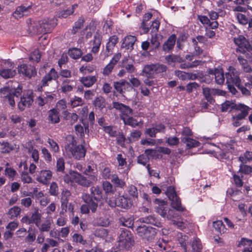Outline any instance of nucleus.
<instances>
[{"label":"nucleus","instance_id":"nucleus-49","mask_svg":"<svg viewBox=\"0 0 252 252\" xmlns=\"http://www.w3.org/2000/svg\"><path fill=\"white\" fill-rule=\"evenodd\" d=\"M51 226V222L50 220H46L43 223L37 226L40 232H48L50 231Z\"/></svg>","mask_w":252,"mask_h":252},{"label":"nucleus","instance_id":"nucleus-56","mask_svg":"<svg viewBox=\"0 0 252 252\" xmlns=\"http://www.w3.org/2000/svg\"><path fill=\"white\" fill-rule=\"evenodd\" d=\"M28 235L25 238V242L28 244H32L35 240V233L32 231H30V229L28 231Z\"/></svg>","mask_w":252,"mask_h":252},{"label":"nucleus","instance_id":"nucleus-41","mask_svg":"<svg viewBox=\"0 0 252 252\" xmlns=\"http://www.w3.org/2000/svg\"><path fill=\"white\" fill-rule=\"evenodd\" d=\"M118 41V38L116 35L112 36L109 38V41L106 45V50L108 53L112 51Z\"/></svg>","mask_w":252,"mask_h":252},{"label":"nucleus","instance_id":"nucleus-57","mask_svg":"<svg viewBox=\"0 0 252 252\" xmlns=\"http://www.w3.org/2000/svg\"><path fill=\"white\" fill-rule=\"evenodd\" d=\"M178 240L181 246L185 251H186V245L189 241L188 236L187 235H183L182 234H180V236H178Z\"/></svg>","mask_w":252,"mask_h":252},{"label":"nucleus","instance_id":"nucleus-22","mask_svg":"<svg viewBox=\"0 0 252 252\" xmlns=\"http://www.w3.org/2000/svg\"><path fill=\"white\" fill-rule=\"evenodd\" d=\"M134 61L130 58H125L122 63V67L124 68L127 73H131L135 70Z\"/></svg>","mask_w":252,"mask_h":252},{"label":"nucleus","instance_id":"nucleus-16","mask_svg":"<svg viewBox=\"0 0 252 252\" xmlns=\"http://www.w3.org/2000/svg\"><path fill=\"white\" fill-rule=\"evenodd\" d=\"M52 177V172L49 170H41L38 174L36 180L43 184H48Z\"/></svg>","mask_w":252,"mask_h":252},{"label":"nucleus","instance_id":"nucleus-18","mask_svg":"<svg viewBox=\"0 0 252 252\" xmlns=\"http://www.w3.org/2000/svg\"><path fill=\"white\" fill-rule=\"evenodd\" d=\"M139 220L141 222L152 224L158 227L162 226L161 222L154 215H149L142 217L139 219Z\"/></svg>","mask_w":252,"mask_h":252},{"label":"nucleus","instance_id":"nucleus-50","mask_svg":"<svg viewBox=\"0 0 252 252\" xmlns=\"http://www.w3.org/2000/svg\"><path fill=\"white\" fill-rule=\"evenodd\" d=\"M111 179L112 182L117 187L123 188L126 185L125 182L123 180L119 179L116 174L112 175Z\"/></svg>","mask_w":252,"mask_h":252},{"label":"nucleus","instance_id":"nucleus-46","mask_svg":"<svg viewBox=\"0 0 252 252\" xmlns=\"http://www.w3.org/2000/svg\"><path fill=\"white\" fill-rule=\"evenodd\" d=\"M82 52L79 48H74L69 49L68 51V55L74 59H79L82 56Z\"/></svg>","mask_w":252,"mask_h":252},{"label":"nucleus","instance_id":"nucleus-43","mask_svg":"<svg viewBox=\"0 0 252 252\" xmlns=\"http://www.w3.org/2000/svg\"><path fill=\"white\" fill-rule=\"evenodd\" d=\"M165 59L169 64L175 63H180L184 61L183 59L180 56L175 55L166 56Z\"/></svg>","mask_w":252,"mask_h":252},{"label":"nucleus","instance_id":"nucleus-7","mask_svg":"<svg viewBox=\"0 0 252 252\" xmlns=\"http://www.w3.org/2000/svg\"><path fill=\"white\" fill-rule=\"evenodd\" d=\"M234 42L238 46L237 52L239 51L243 54L248 52L252 55V47L245 37L240 35L234 38Z\"/></svg>","mask_w":252,"mask_h":252},{"label":"nucleus","instance_id":"nucleus-42","mask_svg":"<svg viewBox=\"0 0 252 252\" xmlns=\"http://www.w3.org/2000/svg\"><path fill=\"white\" fill-rule=\"evenodd\" d=\"M181 141L182 142L186 143L189 148L198 147L199 144V142L189 137H183Z\"/></svg>","mask_w":252,"mask_h":252},{"label":"nucleus","instance_id":"nucleus-5","mask_svg":"<svg viewBox=\"0 0 252 252\" xmlns=\"http://www.w3.org/2000/svg\"><path fill=\"white\" fill-rule=\"evenodd\" d=\"M136 230L140 237L148 242L153 241L157 234L156 228L145 225L138 226Z\"/></svg>","mask_w":252,"mask_h":252},{"label":"nucleus","instance_id":"nucleus-11","mask_svg":"<svg viewBox=\"0 0 252 252\" xmlns=\"http://www.w3.org/2000/svg\"><path fill=\"white\" fill-rule=\"evenodd\" d=\"M113 86L117 92L121 94H124L126 91L132 89L131 84L125 79L114 82Z\"/></svg>","mask_w":252,"mask_h":252},{"label":"nucleus","instance_id":"nucleus-30","mask_svg":"<svg viewBox=\"0 0 252 252\" xmlns=\"http://www.w3.org/2000/svg\"><path fill=\"white\" fill-rule=\"evenodd\" d=\"M237 59L244 72L246 73H251L252 72V67L246 59L241 56H239Z\"/></svg>","mask_w":252,"mask_h":252},{"label":"nucleus","instance_id":"nucleus-63","mask_svg":"<svg viewBox=\"0 0 252 252\" xmlns=\"http://www.w3.org/2000/svg\"><path fill=\"white\" fill-rule=\"evenodd\" d=\"M150 158L144 154L139 156L137 158V162L138 163L143 165H146L147 163L149 161Z\"/></svg>","mask_w":252,"mask_h":252},{"label":"nucleus","instance_id":"nucleus-37","mask_svg":"<svg viewBox=\"0 0 252 252\" xmlns=\"http://www.w3.org/2000/svg\"><path fill=\"white\" fill-rule=\"evenodd\" d=\"M73 81H71L68 79L63 80L62 83L61 90L62 92L66 93L71 92L73 89V86L70 84Z\"/></svg>","mask_w":252,"mask_h":252},{"label":"nucleus","instance_id":"nucleus-55","mask_svg":"<svg viewBox=\"0 0 252 252\" xmlns=\"http://www.w3.org/2000/svg\"><path fill=\"white\" fill-rule=\"evenodd\" d=\"M120 221L122 225L127 227H131L133 224V220L131 218L123 217L120 219Z\"/></svg>","mask_w":252,"mask_h":252},{"label":"nucleus","instance_id":"nucleus-12","mask_svg":"<svg viewBox=\"0 0 252 252\" xmlns=\"http://www.w3.org/2000/svg\"><path fill=\"white\" fill-rule=\"evenodd\" d=\"M42 33L50 32L57 25L55 19H44L40 20Z\"/></svg>","mask_w":252,"mask_h":252},{"label":"nucleus","instance_id":"nucleus-51","mask_svg":"<svg viewBox=\"0 0 252 252\" xmlns=\"http://www.w3.org/2000/svg\"><path fill=\"white\" fill-rule=\"evenodd\" d=\"M213 227L216 230L221 233L225 232V227L221 220H217L213 222Z\"/></svg>","mask_w":252,"mask_h":252},{"label":"nucleus","instance_id":"nucleus-8","mask_svg":"<svg viewBox=\"0 0 252 252\" xmlns=\"http://www.w3.org/2000/svg\"><path fill=\"white\" fill-rule=\"evenodd\" d=\"M65 150L67 152H70L71 155L77 159H80L84 158L86 152L82 145L76 146L73 142L72 144H68L65 147Z\"/></svg>","mask_w":252,"mask_h":252},{"label":"nucleus","instance_id":"nucleus-58","mask_svg":"<svg viewBox=\"0 0 252 252\" xmlns=\"http://www.w3.org/2000/svg\"><path fill=\"white\" fill-rule=\"evenodd\" d=\"M143 72L147 74L151 75L155 73V64H151L149 65H146L144 66L143 69Z\"/></svg>","mask_w":252,"mask_h":252},{"label":"nucleus","instance_id":"nucleus-61","mask_svg":"<svg viewBox=\"0 0 252 252\" xmlns=\"http://www.w3.org/2000/svg\"><path fill=\"white\" fill-rule=\"evenodd\" d=\"M64 169V160L63 158H60L56 163V170L58 172H63Z\"/></svg>","mask_w":252,"mask_h":252},{"label":"nucleus","instance_id":"nucleus-44","mask_svg":"<svg viewBox=\"0 0 252 252\" xmlns=\"http://www.w3.org/2000/svg\"><path fill=\"white\" fill-rule=\"evenodd\" d=\"M92 197L95 200H99L101 198V191L98 187H93L91 188Z\"/></svg>","mask_w":252,"mask_h":252},{"label":"nucleus","instance_id":"nucleus-4","mask_svg":"<svg viewBox=\"0 0 252 252\" xmlns=\"http://www.w3.org/2000/svg\"><path fill=\"white\" fill-rule=\"evenodd\" d=\"M84 173L87 176L84 177L76 171H70L72 178L76 183L81 186L88 187L93 183L97 181V178L94 175H89L86 171Z\"/></svg>","mask_w":252,"mask_h":252},{"label":"nucleus","instance_id":"nucleus-62","mask_svg":"<svg viewBox=\"0 0 252 252\" xmlns=\"http://www.w3.org/2000/svg\"><path fill=\"white\" fill-rule=\"evenodd\" d=\"M50 194L51 195L57 196L59 194L58 186L56 183L52 182L50 187Z\"/></svg>","mask_w":252,"mask_h":252},{"label":"nucleus","instance_id":"nucleus-28","mask_svg":"<svg viewBox=\"0 0 252 252\" xmlns=\"http://www.w3.org/2000/svg\"><path fill=\"white\" fill-rule=\"evenodd\" d=\"M176 37L175 34L170 36L167 41L162 46V50L165 52H168L171 50L175 45Z\"/></svg>","mask_w":252,"mask_h":252},{"label":"nucleus","instance_id":"nucleus-52","mask_svg":"<svg viewBox=\"0 0 252 252\" xmlns=\"http://www.w3.org/2000/svg\"><path fill=\"white\" fill-rule=\"evenodd\" d=\"M0 149L3 153H8L13 150V147L7 142H0Z\"/></svg>","mask_w":252,"mask_h":252},{"label":"nucleus","instance_id":"nucleus-36","mask_svg":"<svg viewBox=\"0 0 252 252\" xmlns=\"http://www.w3.org/2000/svg\"><path fill=\"white\" fill-rule=\"evenodd\" d=\"M237 105L232 101L226 100L221 104V111L225 112L236 110Z\"/></svg>","mask_w":252,"mask_h":252},{"label":"nucleus","instance_id":"nucleus-60","mask_svg":"<svg viewBox=\"0 0 252 252\" xmlns=\"http://www.w3.org/2000/svg\"><path fill=\"white\" fill-rule=\"evenodd\" d=\"M141 132L139 130H135L130 133V136L128 138L129 142L137 140L141 136Z\"/></svg>","mask_w":252,"mask_h":252},{"label":"nucleus","instance_id":"nucleus-64","mask_svg":"<svg viewBox=\"0 0 252 252\" xmlns=\"http://www.w3.org/2000/svg\"><path fill=\"white\" fill-rule=\"evenodd\" d=\"M113 25V22L112 20L107 18L104 20V24L103 25V30L105 31L107 33L111 31V27Z\"/></svg>","mask_w":252,"mask_h":252},{"label":"nucleus","instance_id":"nucleus-53","mask_svg":"<svg viewBox=\"0 0 252 252\" xmlns=\"http://www.w3.org/2000/svg\"><path fill=\"white\" fill-rule=\"evenodd\" d=\"M73 241L80 244L85 245L87 244L86 240H84L83 236L79 234L75 233L72 236Z\"/></svg>","mask_w":252,"mask_h":252},{"label":"nucleus","instance_id":"nucleus-1","mask_svg":"<svg viewBox=\"0 0 252 252\" xmlns=\"http://www.w3.org/2000/svg\"><path fill=\"white\" fill-rule=\"evenodd\" d=\"M156 206L155 211L163 218H166L171 222L179 217L174 209L169 208L167 206V203L164 200L156 199L154 201Z\"/></svg>","mask_w":252,"mask_h":252},{"label":"nucleus","instance_id":"nucleus-27","mask_svg":"<svg viewBox=\"0 0 252 252\" xmlns=\"http://www.w3.org/2000/svg\"><path fill=\"white\" fill-rule=\"evenodd\" d=\"M136 40V37L134 36L129 35L125 37L122 44L123 48H126V49L132 50L135 42Z\"/></svg>","mask_w":252,"mask_h":252},{"label":"nucleus","instance_id":"nucleus-29","mask_svg":"<svg viewBox=\"0 0 252 252\" xmlns=\"http://www.w3.org/2000/svg\"><path fill=\"white\" fill-rule=\"evenodd\" d=\"M59 245V241L48 238L46 239V242L43 244L42 247L41 248V252H46L48 251L50 247H55Z\"/></svg>","mask_w":252,"mask_h":252},{"label":"nucleus","instance_id":"nucleus-9","mask_svg":"<svg viewBox=\"0 0 252 252\" xmlns=\"http://www.w3.org/2000/svg\"><path fill=\"white\" fill-rule=\"evenodd\" d=\"M33 101V93L31 90H28L21 97L20 101L18 103V108L21 111L30 107Z\"/></svg>","mask_w":252,"mask_h":252},{"label":"nucleus","instance_id":"nucleus-6","mask_svg":"<svg viewBox=\"0 0 252 252\" xmlns=\"http://www.w3.org/2000/svg\"><path fill=\"white\" fill-rule=\"evenodd\" d=\"M166 194L171 200V206L173 209L179 212L185 210V208L182 205L180 199L177 196L173 187L170 186L167 188Z\"/></svg>","mask_w":252,"mask_h":252},{"label":"nucleus","instance_id":"nucleus-17","mask_svg":"<svg viewBox=\"0 0 252 252\" xmlns=\"http://www.w3.org/2000/svg\"><path fill=\"white\" fill-rule=\"evenodd\" d=\"M121 55L120 53L116 54L110 61V63L104 67L102 73L104 75L107 76L112 72L115 65L119 61Z\"/></svg>","mask_w":252,"mask_h":252},{"label":"nucleus","instance_id":"nucleus-32","mask_svg":"<svg viewBox=\"0 0 252 252\" xmlns=\"http://www.w3.org/2000/svg\"><path fill=\"white\" fill-rule=\"evenodd\" d=\"M96 77L95 76H87L82 77L80 81L86 87H90L96 81Z\"/></svg>","mask_w":252,"mask_h":252},{"label":"nucleus","instance_id":"nucleus-45","mask_svg":"<svg viewBox=\"0 0 252 252\" xmlns=\"http://www.w3.org/2000/svg\"><path fill=\"white\" fill-rule=\"evenodd\" d=\"M21 211V209L19 207L14 206L9 210L8 212V215H9L10 218L14 219L19 216Z\"/></svg>","mask_w":252,"mask_h":252},{"label":"nucleus","instance_id":"nucleus-2","mask_svg":"<svg viewBox=\"0 0 252 252\" xmlns=\"http://www.w3.org/2000/svg\"><path fill=\"white\" fill-rule=\"evenodd\" d=\"M1 97L5 101H7L11 106L15 104V98H17L21 95L22 93V87L18 85L17 88H10L9 87H5L1 88L0 90Z\"/></svg>","mask_w":252,"mask_h":252},{"label":"nucleus","instance_id":"nucleus-40","mask_svg":"<svg viewBox=\"0 0 252 252\" xmlns=\"http://www.w3.org/2000/svg\"><path fill=\"white\" fill-rule=\"evenodd\" d=\"M94 105L96 108L102 110L106 107V101L105 98L100 96L96 97L94 101Z\"/></svg>","mask_w":252,"mask_h":252},{"label":"nucleus","instance_id":"nucleus-19","mask_svg":"<svg viewBox=\"0 0 252 252\" xmlns=\"http://www.w3.org/2000/svg\"><path fill=\"white\" fill-rule=\"evenodd\" d=\"M58 78V75L55 69L53 68H51L49 72L46 74L42 79V86L41 89L43 87L48 86V82L51 81L52 80H56Z\"/></svg>","mask_w":252,"mask_h":252},{"label":"nucleus","instance_id":"nucleus-20","mask_svg":"<svg viewBox=\"0 0 252 252\" xmlns=\"http://www.w3.org/2000/svg\"><path fill=\"white\" fill-rule=\"evenodd\" d=\"M115 203L119 207L128 209L131 207L132 204L129 198L124 196H120L116 199Z\"/></svg>","mask_w":252,"mask_h":252},{"label":"nucleus","instance_id":"nucleus-34","mask_svg":"<svg viewBox=\"0 0 252 252\" xmlns=\"http://www.w3.org/2000/svg\"><path fill=\"white\" fill-rule=\"evenodd\" d=\"M41 219V214L39 213L38 209L34 208V212L32 213L31 219L32 223H34L36 226H39Z\"/></svg>","mask_w":252,"mask_h":252},{"label":"nucleus","instance_id":"nucleus-3","mask_svg":"<svg viewBox=\"0 0 252 252\" xmlns=\"http://www.w3.org/2000/svg\"><path fill=\"white\" fill-rule=\"evenodd\" d=\"M133 236L130 231L123 229L119 235L118 242L120 250H128L134 244Z\"/></svg>","mask_w":252,"mask_h":252},{"label":"nucleus","instance_id":"nucleus-48","mask_svg":"<svg viewBox=\"0 0 252 252\" xmlns=\"http://www.w3.org/2000/svg\"><path fill=\"white\" fill-rule=\"evenodd\" d=\"M102 187L106 193H113L115 191V188L108 181H104Z\"/></svg>","mask_w":252,"mask_h":252},{"label":"nucleus","instance_id":"nucleus-26","mask_svg":"<svg viewBox=\"0 0 252 252\" xmlns=\"http://www.w3.org/2000/svg\"><path fill=\"white\" fill-rule=\"evenodd\" d=\"M125 125H128L133 127L136 126H141L143 125V122L142 121H138L136 119H134L130 116L128 117H124L123 120Z\"/></svg>","mask_w":252,"mask_h":252},{"label":"nucleus","instance_id":"nucleus-23","mask_svg":"<svg viewBox=\"0 0 252 252\" xmlns=\"http://www.w3.org/2000/svg\"><path fill=\"white\" fill-rule=\"evenodd\" d=\"M48 120L52 124H57L60 122V113L57 109L54 108L48 111Z\"/></svg>","mask_w":252,"mask_h":252},{"label":"nucleus","instance_id":"nucleus-54","mask_svg":"<svg viewBox=\"0 0 252 252\" xmlns=\"http://www.w3.org/2000/svg\"><path fill=\"white\" fill-rule=\"evenodd\" d=\"M133 113V110L129 106L126 105L124 108L123 111L121 112L120 115V118L123 120V118L128 117V116L132 115Z\"/></svg>","mask_w":252,"mask_h":252},{"label":"nucleus","instance_id":"nucleus-47","mask_svg":"<svg viewBox=\"0 0 252 252\" xmlns=\"http://www.w3.org/2000/svg\"><path fill=\"white\" fill-rule=\"evenodd\" d=\"M53 97L51 95H48L46 96H40L37 99V104L40 106H43L45 104L48 103L49 100H51Z\"/></svg>","mask_w":252,"mask_h":252},{"label":"nucleus","instance_id":"nucleus-38","mask_svg":"<svg viewBox=\"0 0 252 252\" xmlns=\"http://www.w3.org/2000/svg\"><path fill=\"white\" fill-rule=\"evenodd\" d=\"M215 91L213 89H211L208 88H204L203 89V94L205 99L210 104H212L215 102V100L211 96V94L214 93Z\"/></svg>","mask_w":252,"mask_h":252},{"label":"nucleus","instance_id":"nucleus-24","mask_svg":"<svg viewBox=\"0 0 252 252\" xmlns=\"http://www.w3.org/2000/svg\"><path fill=\"white\" fill-rule=\"evenodd\" d=\"M236 110L241 111L239 114L237 115V118L238 119H243L248 115L250 108L245 104L239 103L238 104Z\"/></svg>","mask_w":252,"mask_h":252},{"label":"nucleus","instance_id":"nucleus-33","mask_svg":"<svg viewBox=\"0 0 252 252\" xmlns=\"http://www.w3.org/2000/svg\"><path fill=\"white\" fill-rule=\"evenodd\" d=\"M84 22V18L82 17H80L78 20L74 23V25L71 30V34L74 35L78 33L81 28L83 27Z\"/></svg>","mask_w":252,"mask_h":252},{"label":"nucleus","instance_id":"nucleus-14","mask_svg":"<svg viewBox=\"0 0 252 252\" xmlns=\"http://www.w3.org/2000/svg\"><path fill=\"white\" fill-rule=\"evenodd\" d=\"M208 73L209 74L215 76V81L216 83L219 85L222 84L224 82V77L223 71L221 68H216L214 69H209Z\"/></svg>","mask_w":252,"mask_h":252},{"label":"nucleus","instance_id":"nucleus-39","mask_svg":"<svg viewBox=\"0 0 252 252\" xmlns=\"http://www.w3.org/2000/svg\"><path fill=\"white\" fill-rule=\"evenodd\" d=\"M191 250L189 252H201L202 246L199 239L193 238L191 245Z\"/></svg>","mask_w":252,"mask_h":252},{"label":"nucleus","instance_id":"nucleus-59","mask_svg":"<svg viewBox=\"0 0 252 252\" xmlns=\"http://www.w3.org/2000/svg\"><path fill=\"white\" fill-rule=\"evenodd\" d=\"M156 247L158 252H163L162 251H165L167 249V244L165 241L162 240L157 242Z\"/></svg>","mask_w":252,"mask_h":252},{"label":"nucleus","instance_id":"nucleus-13","mask_svg":"<svg viewBox=\"0 0 252 252\" xmlns=\"http://www.w3.org/2000/svg\"><path fill=\"white\" fill-rule=\"evenodd\" d=\"M228 71V72L225 74L226 81L228 83L230 81H232L238 84L241 81L239 71L233 66H229Z\"/></svg>","mask_w":252,"mask_h":252},{"label":"nucleus","instance_id":"nucleus-10","mask_svg":"<svg viewBox=\"0 0 252 252\" xmlns=\"http://www.w3.org/2000/svg\"><path fill=\"white\" fill-rule=\"evenodd\" d=\"M18 71L19 73L31 79L36 75V70L35 67L30 64H23L18 67Z\"/></svg>","mask_w":252,"mask_h":252},{"label":"nucleus","instance_id":"nucleus-31","mask_svg":"<svg viewBox=\"0 0 252 252\" xmlns=\"http://www.w3.org/2000/svg\"><path fill=\"white\" fill-rule=\"evenodd\" d=\"M31 7L30 6L27 7L23 5L18 6L14 12L13 16L16 19L22 17L27 14V12Z\"/></svg>","mask_w":252,"mask_h":252},{"label":"nucleus","instance_id":"nucleus-35","mask_svg":"<svg viewBox=\"0 0 252 252\" xmlns=\"http://www.w3.org/2000/svg\"><path fill=\"white\" fill-rule=\"evenodd\" d=\"M16 74V70L12 68H5L0 71V75L5 79L12 78Z\"/></svg>","mask_w":252,"mask_h":252},{"label":"nucleus","instance_id":"nucleus-25","mask_svg":"<svg viewBox=\"0 0 252 252\" xmlns=\"http://www.w3.org/2000/svg\"><path fill=\"white\" fill-rule=\"evenodd\" d=\"M29 32L32 34H42V31L41 27L40 20L31 23L29 26Z\"/></svg>","mask_w":252,"mask_h":252},{"label":"nucleus","instance_id":"nucleus-15","mask_svg":"<svg viewBox=\"0 0 252 252\" xmlns=\"http://www.w3.org/2000/svg\"><path fill=\"white\" fill-rule=\"evenodd\" d=\"M82 199L87 204L92 213L96 212L98 207L99 200H95L94 198L90 196L89 194L84 193L82 196Z\"/></svg>","mask_w":252,"mask_h":252},{"label":"nucleus","instance_id":"nucleus-21","mask_svg":"<svg viewBox=\"0 0 252 252\" xmlns=\"http://www.w3.org/2000/svg\"><path fill=\"white\" fill-rule=\"evenodd\" d=\"M92 43L93 45L92 51L94 53H97L101 43V36L98 31L95 32Z\"/></svg>","mask_w":252,"mask_h":252}]
</instances>
